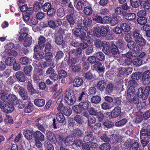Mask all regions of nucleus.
I'll return each instance as SVG.
<instances>
[{"instance_id": "nucleus-1", "label": "nucleus", "mask_w": 150, "mask_h": 150, "mask_svg": "<svg viewBox=\"0 0 150 150\" xmlns=\"http://www.w3.org/2000/svg\"><path fill=\"white\" fill-rule=\"evenodd\" d=\"M0 98L4 101L7 99L10 102L15 105H17L19 102L16 96L11 94L7 96V94L1 90H0Z\"/></svg>"}, {"instance_id": "nucleus-2", "label": "nucleus", "mask_w": 150, "mask_h": 150, "mask_svg": "<svg viewBox=\"0 0 150 150\" xmlns=\"http://www.w3.org/2000/svg\"><path fill=\"white\" fill-rule=\"evenodd\" d=\"M103 50L104 52L106 54L108 55L110 52L116 57L120 56V52L117 47L113 44H112L110 46L109 45L103 47Z\"/></svg>"}, {"instance_id": "nucleus-3", "label": "nucleus", "mask_w": 150, "mask_h": 150, "mask_svg": "<svg viewBox=\"0 0 150 150\" xmlns=\"http://www.w3.org/2000/svg\"><path fill=\"white\" fill-rule=\"evenodd\" d=\"M33 66L35 67V71H37V72L35 71L33 79L35 81L40 80L41 79L40 76L42 75L43 73L42 69V66L38 61H34L33 63Z\"/></svg>"}, {"instance_id": "nucleus-4", "label": "nucleus", "mask_w": 150, "mask_h": 150, "mask_svg": "<svg viewBox=\"0 0 150 150\" xmlns=\"http://www.w3.org/2000/svg\"><path fill=\"white\" fill-rule=\"evenodd\" d=\"M64 98L67 104L72 105L76 101V98L74 94L70 90L66 91L64 95Z\"/></svg>"}, {"instance_id": "nucleus-5", "label": "nucleus", "mask_w": 150, "mask_h": 150, "mask_svg": "<svg viewBox=\"0 0 150 150\" xmlns=\"http://www.w3.org/2000/svg\"><path fill=\"white\" fill-rule=\"evenodd\" d=\"M0 107L3 112L7 113H11L14 109L13 105L6 101L2 102L0 101Z\"/></svg>"}, {"instance_id": "nucleus-6", "label": "nucleus", "mask_w": 150, "mask_h": 150, "mask_svg": "<svg viewBox=\"0 0 150 150\" xmlns=\"http://www.w3.org/2000/svg\"><path fill=\"white\" fill-rule=\"evenodd\" d=\"M119 18V16L116 15H113L112 18L106 16L103 18V23H110L111 25L114 26L117 23Z\"/></svg>"}, {"instance_id": "nucleus-7", "label": "nucleus", "mask_w": 150, "mask_h": 150, "mask_svg": "<svg viewBox=\"0 0 150 150\" xmlns=\"http://www.w3.org/2000/svg\"><path fill=\"white\" fill-rule=\"evenodd\" d=\"M150 91V88L149 86H146L144 90L142 88H140L138 91V96L143 100H145L149 95Z\"/></svg>"}, {"instance_id": "nucleus-8", "label": "nucleus", "mask_w": 150, "mask_h": 150, "mask_svg": "<svg viewBox=\"0 0 150 150\" xmlns=\"http://www.w3.org/2000/svg\"><path fill=\"white\" fill-rule=\"evenodd\" d=\"M129 8L126 4H124L121 6L116 8L115 12L117 14L124 15L127 12V10Z\"/></svg>"}, {"instance_id": "nucleus-9", "label": "nucleus", "mask_w": 150, "mask_h": 150, "mask_svg": "<svg viewBox=\"0 0 150 150\" xmlns=\"http://www.w3.org/2000/svg\"><path fill=\"white\" fill-rule=\"evenodd\" d=\"M137 44V50L138 51H140L142 49V46H144L146 44V41L142 38H141L135 40Z\"/></svg>"}, {"instance_id": "nucleus-10", "label": "nucleus", "mask_w": 150, "mask_h": 150, "mask_svg": "<svg viewBox=\"0 0 150 150\" xmlns=\"http://www.w3.org/2000/svg\"><path fill=\"white\" fill-rule=\"evenodd\" d=\"M28 30V29L26 27L22 28L19 31V33L21 34L19 38V40L20 41H22L24 39H25L28 36L26 32Z\"/></svg>"}, {"instance_id": "nucleus-11", "label": "nucleus", "mask_w": 150, "mask_h": 150, "mask_svg": "<svg viewBox=\"0 0 150 150\" xmlns=\"http://www.w3.org/2000/svg\"><path fill=\"white\" fill-rule=\"evenodd\" d=\"M62 24V21L60 19H58L55 21H54L52 20L48 22V25L52 28H55L59 26Z\"/></svg>"}, {"instance_id": "nucleus-12", "label": "nucleus", "mask_w": 150, "mask_h": 150, "mask_svg": "<svg viewBox=\"0 0 150 150\" xmlns=\"http://www.w3.org/2000/svg\"><path fill=\"white\" fill-rule=\"evenodd\" d=\"M38 45H36L34 49V52H35L33 57L35 59L39 60V59H42L44 57V53L43 52H40L38 51Z\"/></svg>"}, {"instance_id": "nucleus-13", "label": "nucleus", "mask_w": 150, "mask_h": 150, "mask_svg": "<svg viewBox=\"0 0 150 150\" xmlns=\"http://www.w3.org/2000/svg\"><path fill=\"white\" fill-rule=\"evenodd\" d=\"M92 23V20L91 19L88 18H85L83 21V24L84 26L81 27V30L86 32L88 30L87 27H90Z\"/></svg>"}, {"instance_id": "nucleus-14", "label": "nucleus", "mask_w": 150, "mask_h": 150, "mask_svg": "<svg viewBox=\"0 0 150 150\" xmlns=\"http://www.w3.org/2000/svg\"><path fill=\"white\" fill-rule=\"evenodd\" d=\"M88 3L86 0H80L74 4V6L77 10L78 11L82 10L84 7V4Z\"/></svg>"}, {"instance_id": "nucleus-15", "label": "nucleus", "mask_w": 150, "mask_h": 150, "mask_svg": "<svg viewBox=\"0 0 150 150\" xmlns=\"http://www.w3.org/2000/svg\"><path fill=\"white\" fill-rule=\"evenodd\" d=\"M35 140H40L43 141L44 140V135L40 131L37 130L33 134Z\"/></svg>"}, {"instance_id": "nucleus-16", "label": "nucleus", "mask_w": 150, "mask_h": 150, "mask_svg": "<svg viewBox=\"0 0 150 150\" xmlns=\"http://www.w3.org/2000/svg\"><path fill=\"white\" fill-rule=\"evenodd\" d=\"M141 139H148L150 138V131L148 129H142L140 131Z\"/></svg>"}, {"instance_id": "nucleus-17", "label": "nucleus", "mask_w": 150, "mask_h": 150, "mask_svg": "<svg viewBox=\"0 0 150 150\" xmlns=\"http://www.w3.org/2000/svg\"><path fill=\"white\" fill-rule=\"evenodd\" d=\"M121 112L120 108L118 106L115 107L111 112V117L113 118L118 117Z\"/></svg>"}, {"instance_id": "nucleus-18", "label": "nucleus", "mask_w": 150, "mask_h": 150, "mask_svg": "<svg viewBox=\"0 0 150 150\" xmlns=\"http://www.w3.org/2000/svg\"><path fill=\"white\" fill-rule=\"evenodd\" d=\"M135 93V90L134 86L131 85L127 91V97L130 98L133 96Z\"/></svg>"}, {"instance_id": "nucleus-19", "label": "nucleus", "mask_w": 150, "mask_h": 150, "mask_svg": "<svg viewBox=\"0 0 150 150\" xmlns=\"http://www.w3.org/2000/svg\"><path fill=\"white\" fill-rule=\"evenodd\" d=\"M83 80L80 77H78L75 79L73 82V86L76 87H79L83 84Z\"/></svg>"}, {"instance_id": "nucleus-20", "label": "nucleus", "mask_w": 150, "mask_h": 150, "mask_svg": "<svg viewBox=\"0 0 150 150\" xmlns=\"http://www.w3.org/2000/svg\"><path fill=\"white\" fill-rule=\"evenodd\" d=\"M15 76L17 79L21 82H23L25 80V78L24 74L21 71L17 72L15 74Z\"/></svg>"}, {"instance_id": "nucleus-21", "label": "nucleus", "mask_w": 150, "mask_h": 150, "mask_svg": "<svg viewBox=\"0 0 150 150\" xmlns=\"http://www.w3.org/2000/svg\"><path fill=\"white\" fill-rule=\"evenodd\" d=\"M109 43L106 42H101L100 40L98 39L96 40L94 42V44L96 47L97 48H99L103 46V47L108 45Z\"/></svg>"}, {"instance_id": "nucleus-22", "label": "nucleus", "mask_w": 150, "mask_h": 150, "mask_svg": "<svg viewBox=\"0 0 150 150\" xmlns=\"http://www.w3.org/2000/svg\"><path fill=\"white\" fill-rule=\"evenodd\" d=\"M83 11L85 15L90 16L92 14L93 10L91 6H90L84 7Z\"/></svg>"}, {"instance_id": "nucleus-23", "label": "nucleus", "mask_w": 150, "mask_h": 150, "mask_svg": "<svg viewBox=\"0 0 150 150\" xmlns=\"http://www.w3.org/2000/svg\"><path fill=\"white\" fill-rule=\"evenodd\" d=\"M86 135L84 137L83 140L84 142L86 143L91 142L93 139V136L91 133H88L87 132L86 133Z\"/></svg>"}, {"instance_id": "nucleus-24", "label": "nucleus", "mask_w": 150, "mask_h": 150, "mask_svg": "<svg viewBox=\"0 0 150 150\" xmlns=\"http://www.w3.org/2000/svg\"><path fill=\"white\" fill-rule=\"evenodd\" d=\"M16 62V59L11 57H7L5 60V63L7 65L11 66Z\"/></svg>"}, {"instance_id": "nucleus-25", "label": "nucleus", "mask_w": 150, "mask_h": 150, "mask_svg": "<svg viewBox=\"0 0 150 150\" xmlns=\"http://www.w3.org/2000/svg\"><path fill=\"white\" fill-rule=\"evenodd\" d=\"M100 139L104 142H108L110 140V137L108 132H105L104 134H103L100 136Z\"/></svg>"}, {"instance_id": "nucleus-26", "label": "nucleus", "mask_w": 150, "mask_h": 150, "mask_svg": "<svg viewBox=\"0 0 150 150\" xmlns=\"http://www.w3.org/2000/svg\"><path fill=\"white\" fill-rule=\"evenodd\" d=\"M46 136L47 138L51 142H53L56 139V137L51 132L47 131L46 132Z\"/></svg>"}, {"instance_id": "nucleus-27", "label": "nucleus", "mask_w": 150, "mask_h": 150, "mask_svg": "<svg viewBox=\"0 0 150 150\" xmlns=\"http://www.w3.org/2000/svg\"><path fill=\"white\" fill-rule=\"evenodd\" d=\"M56 118L58 122L60 123H63L65 120L64 116L62 113L60 112L57 113V114Z\"/></svg>"}, {"instance_id": "nucleus-28", "label": "nucleus", "mask_w": 150, "mask_h": 150, "mask_svg": "<svg viewBox=\"0 0 150 150\" xmlns=\"http://www.w3.org/2000/svg\"><path fill=\"white\" fill-rule=\"evenodd\" d=\"M33 132L29 130H25L24 132V135L25 138L27 140H30L32 138Z\"/></svg>"}, {"instance_id": "nucleus-29", "label": "nucleus", "mask_w": 150, "mask_h": 150, "mask_svg": "<svg viewBox=\"0 0 150 150\" xmlns=\"http://www.w3.org/2000/svg\"><path fill=\"white\" fill-rule=\"evenodd\" d=\"M34 104L38 107H42L45 104V101L43 99H36L34 100Z\"/></svg>"}, {"instance_id": "nucleus-30", "label": "nucleus", "mask_w": 150, "mask_h": 150, "mask_svg": "<svg viewBox=\"0 0 150 150\" xmlns=\"http://www.w3.org/2000/svg\"><path fill=\"white\" fill-rule=\"evenodd\" d=\"M120 27L123 32H128L131 29L129 25L127 23H124L120 25Z\"/></svg>"}, {"instance_id": "nucleus-31", "label": "nucleus", "mask_w": 150, "mask_h": 150, "mask_svg": "<svg viewBox=\"0 0 150 150\" xmlns=\"http://www.w3.org/2000/svg\"><path fill=\"white\" fill-rule=\"evenodd\" d=\"M92 32V34H91V35L93 34L94 35L98 38L101 36V33L100 32V28L99 27H97L93 28Z\"/></svg>"}, {"instance_id": "nucleus-32", "label": "nucleus", "mask_w": 150, "mask_h": 150, "mask_svg": "<svg viewBox=\"0 0 150 150\" xmlns=\"http://www.w3.org/2000/svg\"><path fill=\"white\" fill-rule=\"evenodd\" d=\"M33 67L30 65L26 66L24 67V71L26 75L28 76H30Z\"/></svg>"}, {"instance_id": "nucleus-33", "label": "nucleus", "mask_w": 150, "mask_h": 150, "mask_svg": "<svg viewBox=\"0 0 150 150\" xmlns=\"http://www.w3.org/2000/svg\"><path fill=\"white\" fill-rule=\"evenodd\" d=\"M63 114L66 116H70L72 113L71 109L69 107L65 106L62 110Z\"/></svg>"}, {"instance_id": "nucleus-34", "label": "nucleus", "mask_w": 150, "mask_h": 150, "mask_svg": "<svg viewBox=\"0 0 150 150\" xmlns=\"http://www.w3.org/2000/svg\"><path fill=\"white\" fill-rule=\"evenodd\" d=\"M139 52L138 51L134 50L132 52H128L126 54L128 57H130L132 59L133 57H136L139 56Z\"/></svg>"}, {"instance_id": "nucleus-35", "label": "nucleus", "mask_w": 150, "mask_h": 150, "mask_svg": "<svg viewBox=\"0 0 150 150\" xmlns=\"http://www.w3.org/2000/svg\"><path fill=\"white\" fill-rule=\"evenodd\" d=\"M79 104L83 110H86L88 109V108L89 107L90 103L88 102L85 101L80 103H79Z\"/></svg>"}, {"instance_id": "nucleus-36", "label": "nucleus", "mask_w": 150, "mask_h": 150, "mask_svg": "<svg viewBox=\"0 0 150 150\" xmlns=\"http://www.w3.org/2000/svg\"><path fill=\"white\" fill-rule=\"evenodd\" d=\"M70 54H73L74 55L78 56L82 54V50L80 48H78L76 50L72 49L69 52Z\"/></svg>"}, {"instance_id": "nucleus-37", "label": "nucleus", "mask_w": 150, "mask_h": 150, "mask_svg": "<svg viewBox=\"0 0 150 150\" xmlns=\"http://www.w3.org/2000/svg\"><path fill=\"white\" fill-rule=\"evenodd\" d=\"M85 31H83V33H82L80 35V38L81 39H82L83 42H90V39L89 36H86V34Z\"/></svg>"}, {"instance_id": "nucleus-38", "label": "nucleus", "mask_w": 150, "mask_h": 150, "mask_svg": "<svg viewBox=\"0 0 150 150\" xmlns=\"http://www.w3.org/2000/svg\"><path fill=\"white\" fill-rule=\"evenodd\" d=\"M53 142L57 143L59 145H64V142L62 137L59 136H57L56 137V139Z\"/></svg>"}, {"instance_id": "nucleus-39", "label": "nucleus", "mask_w": 150, "mask_h": 150, "mask_svg": "<svg viewBox=\"0 0 150 150\" xmlns=\"http://www.w3.org/2000/svg\"><path fill=\"white\" fill-rule=\"evenodd\" d=\"M87 94L86 92L82 91L79 93L78 96V98L79 101H81L86 99Z\"/></svg>"}, {"instance_id": "nucleus-40", "label": "nucleus", "mask_w": 150, "mask_h": 150, "mask_svg": "<svg viewBox=\"0 0 150 150\" xmlns=\"http://www.w3.org/2000/svg\"><path fill=\"white\" fill-rule=\"evenodd\" d=\"M74 137L72 136L69 135L64 140L65 145H69L73 140H74Z\"/></svg>"}, {"instance_id": "nucleus-41", "label": "nucleus", "mask_w": 150, "mask_h": 150, "mask_svg": "<svg viewBox=\"0 0 150 150\" xmlns=\"http://www.w3.org/2000/svg\"><path fill=\"white\" fill-rule=\"evenodd\" d=\"M45 59L48 62H54L52 54L50 52H47L45 54Z\"/></svg>"}, {"instance_id": "nucleus-42", "label": "nucleus", "mask_w": 150, "mask_h": 150, "mask_svg": "<svg viewBox=\"0 0 150 150\" xmlns=\"http://www.w3.org/2000/svg\"><path fill=\"white\" fill-rule=\"evenodd\" d=\"M142 2V0H131L130 2L132 6L134 8L138 7Z\"/></svg>"}, {"instance_id": "nucleus-43", "label": "nucleus", "mask_w": 150, "mask_h": 150, "mask_svg": "<svg viewBox=\"0 0 150 150\" xmlns=\"http://www.w3.org/2000/svg\"><path fill=\"white\" fill-rule=\"evenodd\" d=\"M46 41L45 38L42 36H40L38 39V44L40 48V49L44 47V43Z\"/></svg>"}, {"instance_id": "nucleus-44", "label": "nucleus", "mask_w": 150, "mask_h": 150, "mask_svg": "<svg viewBox=\"0 0 150 150\" xmlns=\"http://www.w3.org/2000/svg\"><path fill=\"white\" fill-rule=\"evenodd\" d=\"M20 63L23 65H26L30 63L31 60L27 57H22L20 59Z\"/></svg>"}, {"instance_id": "nucleus-45", "label": "nucleus", "mask_w": 150, "mask_h": 150, "mask_svg": "<svg viewBox=\"0 0 150 150\" xmlns=\"http://www.w3.org/2000/svg\"><path fill=\"white\" fill-rule=\"evenodd\" d=\"M106 85V83L103 80H101L98 82L97 86L100 90L102 91L105 88Z\"/></svg>"}, {"instance_id": "nucleus-46", "label": "nucleus", "mask_w": 150, "mask_h": 150, "mask_svg": "<svg viewBox=\"0 0 150 150\" xmlns=\"http://www.w3.org/2000/svg\"><path fill=\"white\" fill-rule=\"evenodd\" d=\"M32 42L31 37L30 36H28L25 39L23 45L25 47H27L30 45Z\"/></svg>"}, {"instance_id": "nucleus-47", "label": "nucleus", "mask_w": 150, "mask_h": 150, "mask_svg": "<svg viewBox=\"0 0 150 150\" xmlns=\"http://www.w3.org/2000/svg\"><path fill=\"white\" fill-rule=\"evenodd\" d=\"M110 144L107 143H103L99 147L100 150H110Z\"/></svg>"}, {"instance_id": "nucleus-48", "label": "nucleus", "mask_w": 150, "mask_h": 150, "mask_svg": "<svg viewBox=\"0 0 150 150\" xmlns=\"http://www.w3.org/2000/svg\"><path fill=\"white\" fill-rule=\"evenodd\" d=\"M83 134V132L79 128L76 129L74 130L73 134L77 137H81Z\"/></svg>"}, {"instance_id": "nucleus-49", "label": "nucleus", "mask_w": 150, "mask_h": 150, "mask_svg": "<svg viewBox=\"0 0 150 150\" xmlns=\"http://www.w3.org/2000/svg\"><path fill=\"white\" fill-rule=\"evenodd\" d=\"M125 17L127 20H131L135 18L136 15L133 13H128L125 15Z\"/></svg>"}, {"instance_id": "nucleus-50", "label": "nucleus", "mask_w": 150, "mask_h": 150, "mask_svg": "<svg viewBox=\"0 0 150 150\" xmlns=\"http://www.w3.org/2000/svg\"><path fill=\"white\" fill-rule=\"evenodd\" d=\"M72 109L75 113L77 114L80 113L83 110L79 104L78 105H76L72 107Z\"/></svg>"}, {"instance_id": "nucleus-51", "label": "nucleus", "mask_w": 150, "mask_h": 150, "mask_svg": "<svg viewBox=\"0 0 150 150\" xmlns=\"http://www.w3.org/2000/svg\"><path fill=\"white\" fill-rule=\"evenodd\" d=\"M127 122V120L126 119L123 118L120 121L116 122L115 125V126L118 127H121L122 126L124 125Z\"/></svg>"}, {"instance_id": "nucleus-52", "label": "nucleus", "mask_w": 150, "mask_h": 150, "mask_svg": "<svg viewBox=\"0 0 150 150\" xmlns=\"http://www.w3.org/2000/svg\"><path fill=\"white\" fill-rule=\"evenodd\" d=\"M101 35L103 36H105L107 34L108 30L106 26H102L100 28Z\"/></svg>"}, {"instance_id": "nucleus-53", "label": "nucleus", "mask_w": 150, "mask_h": 150, "mask_svg": "<svg viewBox=\"0 0 150 150\" xmlns=\"http://www.w3.org/2000/svg\"><path fill=\"white\" fill-rule=\"evenodd\" d=\"M140 75L137 74V73L134 74L132 76V78L133 80H131L129 82V83L134 84V85L135 83V81L134 80H138L139 79Z\"/></svg>"}, {"instance_id": "nucleus-54", "label": "nucleus", "mask_w": 150, "mask_h": 150, "mask_svg": "<svg viewBox=\"0 0 150 150\" xmlns=\"http://www.w3.org/2000/svg\"><path fill=\"white\" fill-rule=\"evenodd\" d=\"M81 24H79V27L77 28L76 30L74 31V35L77 37L79 36L80 37V33L81 34V33H83V31L81 29Z\"/></svg>"}, {"instance_id": "nucleus-55", "label": "nucleus", "mask_w": 150, "mask_h": 150, "mask_svg": "<svg viewBox=\"0 0 150 150\" xmlns=\"http://www.w3.org/2000/svg\"><path fill=\"white\" fill-rule=\"evenodd\" d=\"M96 65L97 67L98 71L100 72H103L104 71L105 68L104 65H103L100 62L97 61L96 62Z\"/></svg>"}, {"instance_id": "nucleus-56", "label": "nucleus", "mask_w": 150, "mask_h": 150, "mask_svg": "<svg viewBox=\"0 0 150 150\" xmlns=\"http://www.w3.org/2000/svg\"><path fill=\"white\" fill-rule=\"evenodd\" d=\"M133 64L136 66H139L142 64V61L139 58H135L132 61Z\"/></svg>"}, {"instance_id": "nucleus-57", "label": "nucleus", "mask_w": 150, "mask_h": 150, "mask_svg": "<svg viewBox=\"0 0 150 150\" xmlns=\"http://www.w3.org/2000/svg\"><path fill=\"white\" fill-rule=\"evenodd\" d=\"M27 88L28 91L31 93V94L36 92V91L33 87L30 81H28L27 84Z\"/></svg>"}, {"instance_id": "nucleus-58", "label": "nucleus", "mask_w": 150, "mask_h": 150, "mask_svg": "<svg viewBox=\"0 0 150 150\" xmlns=\"http://www.w3.org/2000/svg\"><path fill=\"white\" fill-rule=\"evenodd\" d=\"M55 42L58 45L62 44L63 42V36L62 35H60L57 36L55 38Z\"/></svg>"}, {"instance_id": "nucleus-59", "label": "nucleus", "mask_w": 150, "mask_h": 150, "mask_svg": "<svg viewBox=\"0 0 150 150\" xmlns=\"http://www.w3.org/2000/svg\"><path fill=\"white\" fill-rule=\"evenodd\" d=\"M33 109V106L32 103H30L25 109V112L26 113H29L32 111Z\"/></svg>"}, {"instance_id": "nucleus-60", "label": "nucleus", "mask_w": 150, "mask_h": 150, "mask_svg": "<svg viewBox=\"0 0 150 150\" xmlns=\"http://www.w3.org/2000/svg\"><path fill=\"white\" fill-rule=\"evenodd\" d=\"M96 56L97 59L100 61H103L105 58L104 54L101 52H99L96 53Z\"/></svg>"}, {"instance_id": "nucleus-61", "label": "nucleus", "mask_w": 150, "mask_h": 150, "mask_svg": "<svg viewBox=\"0 0 150 150\" xmlns=\"http://www.w3.org/2000/svg\"><path fill=\"white\" fill-rule=\"evenodd\" d=\"M140 32L138 30H135L133 33V37L135 40L141 38V36L140 35Z\"/></svg>"}, {"instance_id": "nucleus-62", "label": "nucleus", "mask_w": 150, "mask_h": 150, "mask_svg": "<svg viewBox=\"0 0 150 150\" xmlns=\"http://www.w3.org/2000/svg\"><path fill=\"white\" fill-rule=\"evenodd\" d=\"M101 99L100 97L98 96H95L92 97L91 101L92 103H98L101 101Z\"/></svg>"}, {"instance_id": "nucleus-63", "label": "nucleus", "mask_w": 150, "mask_h": 150, "mask_svg": "<svg viewBox=\"0 0 150 150\" xmlns=\"http://www.w3.org/2000/svg\"><path fill=\"white\" fill-rule=\"evenodd\" d=\"M11 52L9 51L5 50L3 52H1L0 54V56H1L2 58L4 59L6 57H8L10 56Z\"/></svg>"}, {"instance_id": "nucleus-64", "label": "nucleus", "mask_w": 150, "mask_h": 150, "mask_svg": "<svg viewBox=\"0 0 150 150\" xmlns=\"http://www.w3.org/2000/svg\"><path fill=\"white\" fill-rule=\"evenodd\" d=\"M116 44L120 49L123 50L125 46V42L121 40H118L116 42Z\"/></svg>"}]
</instances>
